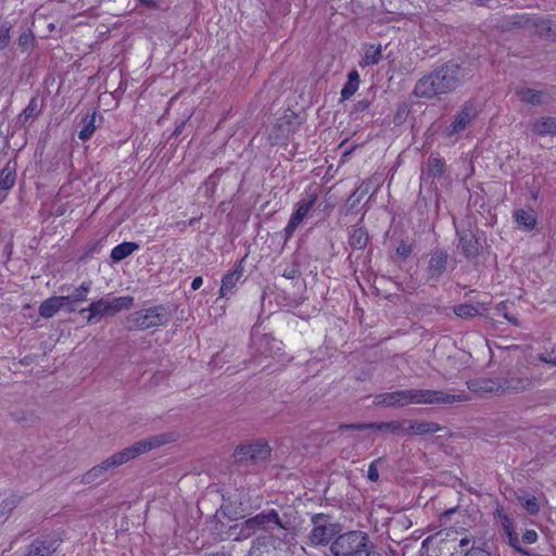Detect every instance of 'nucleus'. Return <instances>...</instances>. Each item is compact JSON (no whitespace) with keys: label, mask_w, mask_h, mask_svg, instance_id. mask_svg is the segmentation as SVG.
<instances>
[{"label":"nucleus","mask_w":556,"mask_h":556,"mask_svg":"<svg viewBox=\"0 0 556 556\" xmlns=\"http://www.w3.org/2000/svg\"><path fill=\"white\" fill-rule=\"evenodd\" d=\"M296 528L298 521L293 510L283 511L280 515L277 510L270 509L235 526L231 530L239 529V532L231 534L236 535V539H247L258 530L270 531L278 540L274 543V547L281 548L282 544H290L294 540Z\"/></svg>","instance_id":"obj_1"},{"label":"nucleus","mask_w":556,"mask_h":556,"mask_svg":"<svg viewBox=\"0 0 556 556\" xmlns=\"http://www.w3.org/2000/svg\"><path fill=\"white\" fill-rule=\"evenodd\" d=\"M169 439L167 435H154L141 441L134 443L132 445L113 454L112 456L104 459L101 464L92 467L89 471H87L83 476V481L85 483H96L98 480H101L105 477L106 472L113 470L129 460L148 453L149 451L156 448L166 442Z\"/></svg>","instance_id":"obj_2"},{"label":"nucleus","mask_w":556,"mask_h":556,"mask_svg":"<svg viewBox=\"0 0 556 556\" xmlns=\"http://www.w3.org/2000/svg\"><path fill=\"white\" fill-rule=\"evenodd\" d=\"M451 534H454V532L440 531L435 535L427 538L422 545L437 541L439 543V556H491L485 549L475 546L469 536L457 540L456 538H450Z\"/></svg>","instance_id":"obj_3"},{"label":"nucleus","mask_w":556,"mask_h":556,"mask_svg":"<svg viewBox=\"0 0 556 556\" xmlns=\"http://www.w3.org/2000/svg\"><path fill=\"white\" fill-rule=\"evenodd\" d=\"M330 548L334 556H380L363 531H350L339 535Z\"/></svg>","instance_id":"obj_4"},{"label":"nucleus","mask_w":556,"mask_h":556,"mask_svg":"<svg viewBox=\"0 0 556 556\" xmlns=\"http://www.w3.org/2000/svg\"><path fill=\"white\" fill-rule=\"evenodd\" d=\"M446 397L443 393L432 390H401L379 396L378 404L384 406H405L409 404H437L443 403Z\"/></svg>","instance_id":"obj_5"},{"label":"nucleus","mask_w":556,"mask_h":556,"mask_svg":"<svg viewBox=\"0 0 556 556\" xmlns=\"http://www.w3.org/2000/svg\"><path fill=\"white\" fill-rule=\"evenodd\" d=\"M132 301L131 296L101 298L92 301L88 307L81 308L79 313H88L87 321L92 323L130 308Z\"/></svg>","instance_id":"obj_6"},{"label":"nucleus","mask_w":556,"mask_h":556,"mask_svg":"<svg viewBox=\"0 0 556 556\" xmlns=\"http://www.w3.org/2000/svg\"><path fill=\"white\" fill-rule=\"evenodd\" d=\"M445 93L456 90L468 81L472 75V68L465 62L450 61L435 71Z\"/></svg>","instance_id":"obj_7"},{"label":"nucleus","mask_w":556,"mask_h":556,"mask_svg":"<svg viewBox=\"0 0 556 556\" xmlns=\"http://www.w3.org/2000/svg\"><path fill=\"white\" fill-rule=\"evenodd\" d=\"M319 197V186L308 185L301 194L295 204V210L291 215L288 225L285 228L286 237L290 238L304 218L308 215Z\"/></svg>","instance_id":"obj_8"},{"label":"nucleus","mask_w":556,"mask_h":556,"mask_svg":"<svg viewBox=\"0 0 556 556\" xmlns=\"http://www.w3.org/2000/svg\"><path fill=\"white\" fill-rule=\"evenodd\" d=\"M168 315L163 306L138 311L128 317L130 328L148 329L166 324Z\"/></svg>","instance_id":"obj_9"},{"label":"nucleus","mask_w":556,"mask_h":556,"mask_svg":"<svg viewBox=\"0 0 556 556\" xmlns=\"http://www.w3.org/2000/svg\"><path fill=\"white\" fill-rule=\"evenodd\" d=\"M416 97L431 99L433 97L444 94L443 87L437 72H432L420 78L414 88Z\"/></svg>","instance_id":"obj_10"},{"label":"nucleus","mask_w":556,"mask_h":556,"mask_svg":"<svg viewBox=\"0 0 556 556\" xmlns=\"http://www.w3.org/2000/svg\"><path fill=\"white\" fill-rule=\"evenodd\" d=\"M477 110L472 103H466L462 110L456 114L453 123L447 128L446 134L448 136L456 135L463 131L470 122L476 117Z\"/></svg>","instance_id":"obj_11"},{"label":"nucleus","mask_w":556,"mask_h":556,"mask_svg":"<svg viewBox=\"0 0 556 556\" xmlns=\"http://www.w3.org/2000/svg\"><path fill=\"white\" fill-rule=\"evenodd\" d=\"M518 21L515 22V24L518 27L528 28L530 30H533L534 33L539 34L540 36H555L556 37V30L554 27L556 25L552 24L549 21L544 20H532L526 16H517Z\"/></svg>","instance_id":"obj_12"},{"label":"nucleus","mask_w":556,"mask_h":556,"mask_svg":"<svg viewBox=\"0 0 556 556\" xmlns=\"http://www.w3.org/2000/svg\"><path fill=\"white\" fill-rule=\"evenodd\" d=\"M91 289V282L90 281H84L78 288L75 289V291L66 296H60V299L65 300L62 302L63 309L73 313L77 309L78 304L87 301V296Z\"/></svg>","instance_id":"obj_13"},{"label":"nucleus","mask_w":556,"mask_h":556,"mask_svg":"<svg viewBox=\"0 0 556 556\" xmlns=\"http://www.w3.org/2000/svg\"><path fill=\"white\" fill-rule=\"evenodd\" d=\"M268 453V445L263 441H256L250 444H244L236 450V454L240 457V459L265 458Z\"/></svg>","instance_id":"obj_14"},{"label":"nucleus","mask_w":556,"mask_h":556,"mask_svg":"<svg viewBox=\"0 0 556 556\" xmlns=\"http://www.w3.org/2000/svg\"><path fill=\"white\" fill-rule=\"evenodd\" d=\"M447 264V254L444 251H434L429 260L427 275L429 279L437 280L445 271Z\"/></svg>","instance_id":"obj_15"},{"label":"nucleus","mask_w":556,"mask_h":556,"mask_svg":"<svg viewBox=\"0 0 556 556\" xmlns=\"http://www.w3.org/2000/svg\"><path fill=\"white\" fill-rule=\"evenodd\" d=\"M362 59L358 63L361 67L372 66L380 62L382 58V46L364 43L362 45Z\"/></svg>","instance_id":"obj_16"},{"label":"nucleus","mask_w":556,"mask_h":556,"mask_svg":"<svg viewBox=\"0 0 556 556\" xmlns=\"http://www.w3.org/2000/svg\"><path fill=\"white\" fill-rule=\"evenodd\" d=\"M513 217L516 224L525 231H531L536 226V213L532 207L517 208Z\"/></svg>","instance_id":"obj_17"},{"label":"nucleus","mask_w":556,"mask_h":556,"mask_svg":"<svg viewBox=\"0 0 556 556\" xmlns=\"http://www.w3.org/2000/svg\"><path fill=\"white\" fill-rule=\"evenodd\" d=\"M317 520V517L314 518V528L309 534V540L315 545L327 543L334 533L332 525H319Z\"/></svg>","instance_id":"obj_18"},{"label":"nucleus","mask_w":556,"mask_h":556,"mask_svg":"<svg viewBox=\"0 0 556 556\" xmlns=\"http://www.w3.org/2000/svg\"><path fill=\"white\" fill-rule=\"evenodd\" d=\"M65 300L60 299V296H51L45 300L39 306V315L43 318H51L58 312L63 309V304Z\"/></svg>","instance_id":"obj_19"},{"label":"nucleus","mask_w":556,"mask_h":556,"mask_svg":"<svg viewBox=\"0 0 556 556\" xmlns=\"http://www.w3.org/2000/svg\"><path fill=\"white\" fill-rule=\"evenodd\" d=\"M242 275H243L242 268H236L235 270L225 275L222 279V287L219 290L220 296L224 298L228 293H230L237 286L238 281L241 279Z\"/></svg>","instance_id":"obj_20"},{"label":"nucleus","mask_w":556,"mask_h":556,"mask_svg":"<svg viewBox=\"0 0 556 556\" xmlns=\"http://www.w3.org/2000/svg\"><path fill=\"white\" fill-rule=\"evenodd\" d=\"M139 249V244L135 242H123L111 251V258L114 262H121L131 255L135 251Z\"/></svg>","instance_id":"obj_21"},{"label":"nucleus","mask_w":556,"mask_h":556,"mask_svg":"<svg viewBox=\"0 0 556 556\" xmlns=\"http://www.w3.org/2000/svg\"><path fill=\"white\" fill-rule=\"evenodd\" d=\"M359 87V74L357 71L353 70L348 75V81L343 86L341 90V97L343 100H348L351 98Z\"/></svg>","instance_id":"obj_22"},{"label":"nucleus","mask_w":556,"mask_h":556,"mask_svg":"<svg viewBox=\"0 0 556 556\" xmlns=\"http://www.w3.org/2000/svg\"><path fill=\"white\" fill-rule=\"evenodd\" d=\"M498 517L501 519V523L504 528V531L508 536L509 544L519 551L520 549L518 547L519 540H518L517 533L514 530L513 521L506 514H504L502 511H498Z\"/></svg>","instance_id":"obj_23"},{"label":"nucleus","mask_w":556,"mask_h":556,"mask_svg":"<svg viewBox=\"0 0 556 556\" xmlns=\"http://www.w3.org/2000/svg\"><path fill=\"white\" fill-rule=\"evenodd\" d=\"M350 244L355 249H363L368 242V235L362 227H354L350 232Z\"/></svg>","instance_id":"obj_24"},{"label":"nucleus","mask_w":556,"mask_h":556,"mask_svg":"<svg viewBox=\"0 0 556 556\" xmlns=\"http://www.w3.org/2000/svg\"><path fill=\"white\" fill-rule=\"evenodd\" d=\"M483 311H485V307L480 304H478V305L459 304L454 307V313L458 317H463V318H469V317L477 316V315L481 314Z\"/></svg>","instance_id":"obj_25"},{"label":"nucleus","mask_w":556,"mask_h":556,"mask_svg":"<svg viewBox=\"0 0 556 556\" xmlns=\"http://www.w3.org/2000/svg\"><path fill=\"white\" fill-rule=\"evenodd\" d=\"M459 244L467 257L473 256L478 251L477 240L470 233L459 235Z\"/></svg>","instance_id":"obj_26"},{"label":"nucleus","mask_w":556,"mask_h":556,"mask_svg":"<svg viewBox=\"0 0 556 556\" xmlns=\"http://www.w3.org/2000/svg\"><path fill=\"white\" fill-rule=\"evenodd\" d=\"M55 551L52 543L36 541L30 545L27 556H50Z\"/></svg>","instance_id":"obj_27"},{"label":"nucleus","mask_w":556,"mask_h":556,"mask_svg":"<svg viewBox=\"0 0 556 556\" xmlns=\"http://www.w3.org/2000/svg\"><path fill=\"white\" fill-rule=\"evenodd\" d=\"M83 128L78 134L80 140H88L96 130V113L87 115L83 121Z\"/></svg>","instance_id":"obj_28"},{"label":"nucleus","mask_w":556,"mask_h":556,"mask_svg":"<svg viewBox=\"0 0 556 556\" xmlns=\"http://www.w3.org/2000/svg\"><path fill=\"white\" fill-rule=\"evenodd\" d=\"M443 161L439 157H430L427 163V168L422 173L424 176L431 178L439 177L443 174Z\"/></svg>","instance_id":"obj_29"},{"label":"nucleus","mask_w":556,"mask_h":556,"mask_svg":"<svg viewBox=\"0 0 556 556\" xmlns=\"http://www.w3.org/2000/svg\"><path fill=\"white\" fill-rule=\"evenodd\" d=\"M534 131L538 134H554L556 135V118L544 117L534 124Z\"/></svg>","instance_id":"obj_30"},{"label":"nucleus","mask_w":556,"mask_h":556,"mask_svg":"<svg viewBox=\"0 0 556 556\" xmlns=\"http://www.w3.org/2000/svg\"><path fill=\"white\" fill-rule=\"evenodd\" d=\"M518 96L522 102L539 104L543 100V93L529 88H522L518 91Z\"/></svg>","instance_id":"obj_31"},{"label":"nucleus","mask_w":556,"mask_h":556,"mask_svg":"<svg viewBox=\"0 0 556 556\" xmlns=\"http://www.w3.org/2000/svg\"><path fill=\"white\" fill-rule=\"evenodd\" d=\"M15 182V170L9 165L5 166L0 174V188L9 190L14 186Z\"/></svg>","instance_id":"obj_32"},{"label":"nucleus","mask_w":556,"mask_h":556,"mask_svg":"<svg viewBox=\"0 0 556 556\" xmlns=\"http://www.w3.org/2000/svg\"><path fill=\"white\" fill-rule=\"evenodd\" d=\"M38 101L36 98H33L28 105L24 109V111L20 115V119L22 123H26L31 118H35L38 115Z\"/></svg>","instance_id":"obj_33"},{"label":"nucleus","mask_w":556,"mask_h":556,"mask_svg":"<svg viewBox=\"0 0 556 556\" xmlns=\"http://www.w3.org/2000/svg\"><path fill=\"white\" fill-rule=\"evenodd\" d=\"M15 507V501L13 498H3L0 496V518L10 514Z\"/></svg>","instance_id":"obj_34"},{"label":"nucleus","mask_w":556,"mask_h":556,"mask_svg":"<svg viewBox=\"0 0 556 556\" xmlns=\"http://www.w3.org/2000/svg\"><path fill=\"white\" fill-rule=\"evenodd\" d=\"M10 42V26L0 22V49L8 47Z\"/></svg>","instance_id":"obj_35"},{"label":"nucleus","mask_w":556,"mask_h":556,"mask_svg":"<svg viewBox=\"0 0 556 556\" xmlns=\"http://www.w3.org/2000/svg\"><path fill=\"white\" fill-rule=\"evenodd\" d=\"M522 505L530 514H535L539 511V505L534 496L522 498Z\"/></svg>","instance_id":"obj_36"},{"label":"nucleus","mask_w":556,"mask_h":556,"mask_svg":"<svg viewBox=\"0 0 556 556\" xmlns=\"http://www.w3.org/2000/svg\"><path fill=\"white\" fill-rule=\"evenodd\" d=\"M396 253L406 258L412 253V245L405 241H402L399 247L396 248Z\"/></svg>","instance_id":"obj_37"},{"label":"nucleus","mask_w":556,"mask_h":556,"mask_svg":"<svg viewBox=\"0 0 556 556\" xmlns=\"http://www.w3.org/2000/svg\"><path fill=\"white\" fill-rule=\"evenodd\" d=\"M367 477L370 481H377L379 479V472L376 466V462H372L367 470Z\"/></svg>","instance_id":"obj_38"},{"label":"nucleus","mask_w":556,"mask_h":556,"mask_svg":"<svg viewBox=\"0 0 556 556\" xmlns=\"http://www.w3.org/2000/svg\"><path fill=\"white\" fill-rule=\"evenodd\" d=\"M522 540L526 544H532V543L536 542L538 534L534 530H527L523 533Z\"/></svg>","instance_id":"obj_39"},{"label":"nucleus","mask_w":556,"mask_h":556,"mask_svg":"<svg viewBox=\"0 0 556 556\" xmlns=\"http://www.w3.org/2000/svg\"><path fill=\"white\" fill-rule=\"evenodd\" d=\"M541 359L544 363L556 365V352H548L541 355Z\"/></svg>","instance_id":"obj_40"},{"label":"nucleus","mask_w":556,"mask_h":556,"mask_svg":"<svg viewBox=\"0 0 556 556\" xmlns=\"http://www.w3.org/2000/svg\"><path fill=\"white\" fill-rule=\"evenodd\" d=\"M357 428H377L379 430L389 429L391 428L390 424H380V425H362L357 426Z\"/></svg>","instance_id":"obj_41"},{"label":"nucleus","mask_w":556,"mask_h":556,"mask_svg":"<svg viewBox=\"0 0 556 556\" xmlns=\"http://www.w3.org/2000/svg\"><path fill=\"white\" fill-rule=\"evenodd\" d=\"M203 285V279L202 277H195L192 282H191V288L192 290H198L201 288V286Z\"/></svg>","instance_id":"obj_42"},{"label":"nucleus","mask_w":556,"mask_h":556,"mask_svg":"<svg viewBox=\"0 0 556 556\" xmlns=\"http://www.w3.org/2000/svg\"><path fill=\"white\" fill-rule=\"evenodd\" d=\"M140 2L142 4H146L147 7L149 8H154L156 7V1L155 0H140Z\"/></svg>","instance_id":"obj_43"},{"label":"nucleus","mask_w":556,"mask_h":556,"mask_svg":"<svg viewBox=\"0 0 556 556\" xmlns=\"http://www.w3.org/2000/svg\"><path fill=\"white\" fill-rule=\"evenodd\" d=\"M479 4H489L490 0H475Z\"/></svg>","instance_id":"obj_44"}]
</instances>
